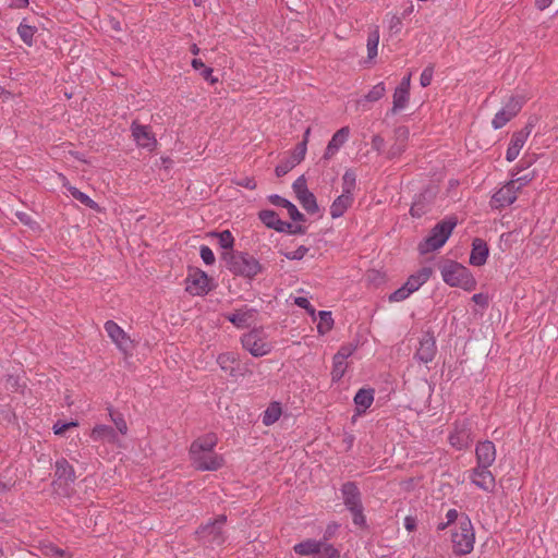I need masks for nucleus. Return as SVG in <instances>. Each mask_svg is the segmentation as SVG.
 Segmentation results:
<instances>
[{
	"mask_svg": "<svg viewBox=\"0 0 558 558\" xmlns=\"http://www.w3.org/2000/svg\"><path fill=\"white\" fill-rule=\"evenodd\" d=\"M217 445V437L215 434H207L194 440L190 448V456L192 461H202L203 453H215L213 450Z\"/></svg>",
	"mask_w": 558,
	"mask_h": 558,
	"instance_id": "nucleus-13",
	"label": "nucleus"
},
{
	"mask_svg": "<svg viewBox=\"0 0 558 558\" xmlns=\"http://www.w3.org/2000/svg\"><path fill=\"white\" fill-rule=\"evenodd\" d=\"M489 466L477 465L471 475V481L478 488L490 492L495 487V477L488 470Z\"/></svg>",
	"mask_w": 558,
	"mask_h": 558,
	"instance_id": "nucleus-17",
	"label": "nucleus"
},
{
	"mask_svg": "<svg viewBox=\"0 0 558 558\" xmlns=\"http://www.w3.org/2000/svg\"><path fill=\"white\" fill-rule=\"evenodd\" d=\"M281 415H282L281 404L277 401H272L269 403L267 409L264 411V413L262 415V422L265 426H271L280 418Z\"/></svg>",
	"mask_w": 558,
	"mask_h": 558,
	"instance_id": "nucleus-30",
	"label": "nucleus"
},
{
	"mask_svg": "<svg viewBox=\"0 0 558 558\" xmlns=\"http://www.w3.org/2000/svg\"><path fill=\"white\" fill-rule=\"evenodd\" d=\"M356 350V345L348 343L342 345L339 351L335 354L338 360H348Z\"/></svg>",
	"mask_w": 558,
	"mask_h": 558,
	"instance_id": "nucleus-44",
	"label": "nucleus"
},
{
	"mask_svg": "<svg viewBox=\"0 0 558 558\" xmlns=\"http://www.w3.org/2000/svg\"><path fill=\"white\" fill-rule=\"evenodd\" d=\"M59 181L61 182V184L66 187L69 190V186H72L69 182V180L66 179L65 175H63L62 173H58L57 174Z\"/></svg>",
	"mask_w": 558,
	"mask_h": 558,
	"instance_id": "nucleus-63",
	"label": "nucleus"
},
{
	"mask_svg": "<svg viewBox=\"0 0 558 558\" xmlns=\"http://www.w3.org/2000/svg\"><path fill=\"white\" fill-rule=\"evenodd\" d=\"M202 461H192L197 470L216 471L223 465V458L217 453H203Z\"/></svg>",
	"mask_w": 558,
	"mask_h": 558,
	"instance_id": "nucleus-24",
	"label": "nucleus"
},
{
	"mask_svg": "<svg viewBox=\"0 0 558 558\" xmlns=\"http://www.w3.org/2000/svg\"><path fill=\"white\" fill-rule=\"evenodd\" d=\"M192 66L195 70H203L205 68L204 62L201 59H193L192 60Z\"/></svg>",
	"mask_w": 558,
	"mask_h": 558,
	"instance_id": "nucleus-62",
	"label": "nucleus"
},
{
	"mask_svg": "<svg viewBox=\"0 0 558 558\" xmlns=\"http://www.w3.org/2000/svg\"><path fill=\"white\" fill-rule=\"evenodd\" d=\"M69 193L85 206L93 209L97 207L96 202H94L87 194L77 190L75 186H69Z\"/></svg>",
	"mask_w": 558,
	"mask_h": 558,
	"instance_id": "nucleus-42",
	"label": "nucleus"
},
{
	"mask_svg": "<svg viewBox=\"0 0 558 558\" xmlns=\"http://www.w3.org/2000/svg\"><path fill=\"white\" fill-rule=\"evenodd\" d=\"M410 136V131L407 126H399L395 131V144L389 149V156L396 157L401 155L407 146V142Z\"/></svg>",
	"mask_w": 558,
	"mask_h": 558,
	"instance_id": "nucleus-26",
	"label": "nucleus"
},
{
	"mask_svg": "<svg viewBox=\"0 0 558 558\" xmlns=\"http://www.w3.org/2000/svg\"><path fill=\"white\" fill-rule=\"evenodd\" d=\"M294 551L301 556L314 555L316 558H338L339 554L333 546L325 542L306 539L293 547Z\"/></svg>",
	"mask_w": 558,
	"mask_h": 558,
	"instance_id": "nucleus-6",
	"label": "nucleus"
},
{
	"mask_svg": "<svg viewBox=\"0 0 558 558\" xmlns=\"http://www.w3.org/2000/svg\"><path fill=\"white\" fill-rule=\"evenodd\" d=\"M209 281L206 272L192 269L185 279V290L191 295H204L210 290Z\"/></svg>",
	"mask_w": 558,
	"mask_h": 558,
	"instance_id": "nucleus-9",
	"label": "nucleus"
},
{
	"mask_svg": "<svg viewBox=\"0 0 558 558\" xmlns=\"http://www.w3.org/2000/svg\"><path fill=\"white\" fill-rule=\"evenodd\" d=\"M410 92L396 88L392 96V111H400L404 109L409 102Z\"/></svg>",
	"mask_w": 558,
	"mask_h": 558,
	"instance_id": "nucleus-35",
	"label": "nucleus"
},
{
	"mask_svg": "<svg viewBox=\"0 0 558 558\" xmlns=\"http://www.w3.org/2000/svg\"><path fill=\"white\" fill-rule=\"evenodd\" d=\"M292 187L296 197L308 192V189L306 186V180L303 175L299 177L294 181Z\"/></svg>",
	"mask_w": 558,
	"mask_h": 558,
	"instance_id": "nucleus-47",
	"label": "nucleus"
},
{
	"mask_svg": "<svg viewBox=\"0 0 558 558\" xmlns=\"http://www.w3.org/2000/svg\"><path fill=\"white\" fill-rule=\"evenodd\" d=\"M460 517L461 515H459L456 509H450L446 514L447 523H454L456 525L459 522Z\"/></svg>",
	"mask_w": 558,
	"mask_h": 558,
	"instance_id": "nucleus-57",
	"label": "nucleus"
},
{
	"mask_svg": "<svg viewBox=\"0 0 558 558\" xmlns=\"http://www.w3.org/2000/svg\"><path fill=\"white\" fill-rule=\"evenodd\" d=\"M451 543L454 554L466 555L473 550L475 533L468 515L461 514L459 522L451 531Z\"/></svg>",
	"mask_w": 558,
	"mask_h": 558,
	"instance_id": "nucleus-2",
	"label": "nucleus"
},
{
	"mask_svg": "<svg viewBox=\"0 0 558 558\" xmlns=\"http://www.w3.org/2000/svg\"><path fill=\"white\" fill-rule=\"evenodd\" d=\"M432 268L424 267L417 272L411 275L407 282L389 295L390 302H401L417 291L432 276Z\"/></svg>",
	"mask_w": 558,
	"mask_h": 558,
	"instance_id": "nucleus-5",
	"label": "nucleus"
},
{
	"mask_svg": "<svg viewBox=\"0 0 558 558\" xmlns=\"http://www.w3.org/2000/svg\"><path fill=\"white\" fill-rule=\"evenodd\" d=\"M533 179H534V172H527L521 177L512 179L511 181H517L515 185L518 186V191H520L524 185H526Z\"/></svg>",
	"mask_w": 558,
	"mask_h": 558,
	"instance_id": "nucleus-53",
	"label": "nucleus"
},
{
	"mask_svg": "<svg viewBox=\"0 0 558 558\" xmlns=\"http://www.w3.org/2000/svg\"><path fill=\"white\" fill-rule=\"evenodd\" d=\"M318 318H319V322L317 325V331L319 335H326L333 327V318H332L331 312L320 311V312H318Z\"/></svg>",
	"mask_w": 558,
	"mask_h": 558,
	"instance_id": "nucleus-36",
	"label": "nucleus"
},
{
	"mask_svg": "<svg viewBox=\"0 0 558 558\" xmlns=\"http://www.w3.org/2000/svg\"><path fill=\"white\" fill-rule=\"evenodd\" d=\"M132 135L134 141L140 147L153 149L156 145V138L149 128L133 123L132 124Z\"/></svg>",
	"mask_w": 558,
	"mask_h": 558,
	"instance_id": "nucleus-20",
	"label": "nucleus"
},
{
	"mask_svg": "<svg viewBox=\"0 0 558 558\" xmlns=\"http://www.w3.org/2000/svg\"><path fill=\"white\" fill-rule=\"evenodd\" d=\"M226 318L236 328H247L256 323L257 311L255 308L243 306L226 315Z\"/></svg>",
	"mask_w": 558,
	"mask_h": 558,
	"instance_id": "nucleus-14",
	"label": "nucleus"
},
{
	"mask_svg": "<svg viewBox=\"0 0 558 558\" xmlns=\"http://www.w3.org/2000/svg\"><path fill=\"white\" fill-rule=\"evenodd\" d=\"M77 425H78V423L75 421H72L69 423L57 422L53 425L52 429L56 435H62L70 427H76Z\"/></svg>",
	"mask_w": 558,
	"mask_h": 558,
	"instance_id": "nucleus-52",
	"label": "nucleus"
},
{
	"mask_svg": "<svg viewBox=\"0 0 558 558\" xmlns=\"http://www.w3.org/2000/svg\"><path fill=\"white\" fill-rule=\"evenodd\" d=\"M307 252L308 247L301 245L294 251L283 253V255L290 260H300L307 254Z\"/></svg>",
	"mask_w": 558,
	"mask_h": 558,
	"instance_id": "nucleus-45",
	"label": "nucleus"
},
{
	"mask_svg": "<svg viewBox=\"0 0 558 558\" xmlns=\"http://www.w3.org/2000/svg\"><path fill=\"white\" fill-rule=\"evenodd\" d=\"M374 401V392L371 389H360L355 397L354 403L359 411H365Z\"/></svg>",
	"mask_w": 558,
	"mask_h": 558,
	"instance_id": "nucleus-34",
	"label": "nucleus"
},
{
	"mask_svg": "<svg viewBox=\"0 0 558 558\" xmlns=\"http://www.w3.org/2000/svg\"><path fill=\"white\" fill-rule=\"evenodd\" d=\"M488 257V247L481 239H475L472 243V252L470 255V264L473 266H482Z\"/></svg>",
	"mask_w": 558,
	"mask_h": 558,
	"instance_id": "nucleus-25",
	"label": "nucleus"
},
{
	"mask_svg": "<svg viewBox=\"0 0 558 558\" xmlns=\"http://www.w3.org/2000/svg\"><path fill=\"white\" fill-rule=\"evenodd\" d=\"M217 362L220 366V368L227 373H229L230 376L236 375V369L234 367V364L238 362V355L232 352H226L221 353Z\"/></svg>",
	"mask_w": 558,
	"mask_h": 558,
	"instance_id": "nucleus-33",
	"label": "nucleus"
},
{
	"mask_svg": "<svg viewBox=\"0 0 558 558\" xmlns=\"http://www.w3.org/2000/svg\"><path fill=\"white\" fill-rule=\"evenodd\" d=\"M105 330L119 350L123 353L132 351L134 347L133 341L118 324L112 320H108L105 324Z\"/></svg>",
	"mask_w": 558,
	"mask_h": 558,
	"instance_id": "nucleus-12",
	"label": "nucleus"
},
{
	"mask_svg": "<svg viewBox=\"0 0 558 558\" xmlns=\"http://www.w3.org/2000/svg\"><path fill=\"white\" fill-rule=\"evenodd\" d=\"M201 257L206 265H213L215 263V254L210 247L203 245L201 246Z\"/></svg>",
	"mask_w": 558,
	"mask_h": 558,
	"instance_id": "nucleus-50",
	"label": "nucleus"
},
{
	"mask_svg": "<svg viewBox=\"0 0 558 558\" xmlns=\"http://www.w3.org/2000/svg\"><path fill=\"white\" fill-rule=\"evenodd\" d=\"M356 187V175L353 171L347 170L342 175V193L345 195H352Z\"/></svg>",
	"mask_w": 558,
	"mask_h": 558,
	"instance_id": "nucleus-38",
	"label": "nucleus"
},
{
	"mask_svg": "<svg viewBox=\"0 0 558 558\" xmlns=\"http://www.w3.org/2000/svg\"><path fill=\"white\" fill-rule=\"evenodd\" d=\"M202 76L208 81L210 84H215L217 83V78L213 75V69L211 68H208V66H205L202 72H201Z\"/></svg>",
	"mask_w": 558,
	"mask_h": 558,
	"instance_id": "nucleus-56",
	"label": "nucleus"
},
{
	"mask_svg": "<svg viewBox=\"0 0 558 558\" xmlns=\"http://www.w3.org/2000/svg\"><path fill=\"white\" fill-rule=\"evenodd\" d=\"M410 85H411V74L404 76L402 78L400 85L397 88L410 92Z\"/></svg>",
	"mask_w": 558,
	"mask_h": 558,
	"instance_id": "nucleus-59",
	"label": "nucleus"
},
{
	"mask_svg": "<svg viewBox=\"0 0 558 558\" xmlns=\"http://www.w3.org/2000/svg\"><path fill=\"white\" fill-rule=\"evenodd\" d=\"M241 343L255 357L269 354L274 348L267 333L262 328H255L244 333L241 337Z\"/></svg>",
	"mask_w": 558,
	"mask_h": 558,
	"instance_id": "nucleus-4",
	"label": "nucleus"
},
{
	"mask_svg": "<svg viewBox=\"0 0 558 558\" xmlns=\"http://www.w3.org/2000/svg\"><path fill=\"white\" fill-rule=\"evenodd\" d=\"M270 202L279 207L286 208L288 211V215L293 221H303L304 216L299 211L296 206L292 204L290 201L279 196V195H271L269 197Z\"/></svg>",
	"mask_w": 558,
	"mask_h": 558,
	"instance_id": "nucleus-29",
	"label": "nucleus"
},
{
	"mask_svg": "<svg viewBox=\"0 0 558 558\" xmlns=\"http://www.w3.org/2000/svg\"><path fill=\"white\" fill-rule=\"evenodd\" d=\"M296 198L307 213L316 214L318 211L316 197L312 192L308 191L307 193L302 194Z\"/></svg>",
	"mask_w": 558,
	"mask_h": 558,
	"instance_id": "nucleus-37",
	"label": "nucleus"
},
{
	"mask_svg": "<svg viewBox=\"0 0 558 558\" xmlns=\"http://www.w3.org/2000/svg\"><path fill=\"white\" fill-rule=\"evenodd\" d=\"M379 44V31L378 28H374L367 37V56L372 60L377 56V48Z\"/></svg>",
	"mask_w": 558,
	"mask_h": 558,
	"instance_id": "nucleus-40",
	"label": "nucleus"
},
{
	"mask_svg": "<svg viewBox=\"0 0 558 558\" xmlns=\"http://www.w3.org/2000/svg\"><path fill=\"white\" fill-rule=\"evenodd\" d=\"M433 75H434V66L433 65H428L426 66L422 74H421V77H420V84L422 87H427L428 85H430L432 83V80H433Z\"/></svg>",
	"mask_w": 558,
	"mask_h": 558,
	"instance_id": "nucleus-48",
	"label": "nucleus"
},
{
	"mask_svg": "<svg viewBox=\"0 0 558 558\" xmlns=\"http://www.w3.org/2000/svg\"><path fill=\"white\" fill-rule=\"evenodd\" d=\"M348 368V362L345 360H338L337 356H333V365L331 371V377L332 380L338 381L340 380L343 375L345 374V371Z\"/></svg>",
	"mask_w": 558,
	"mask_h": 558,
	"instance_id": "nucleus-41",
	"label": "nucleus"
},
{
	"mask_svg": "<svg viewBox=\"0 0 558 558\" xmlns=\"http://www.w3.org/2000/svg\"><path fill=\"white\" fill-rule=\"evenodd\" d=\"M353 203L352 195L341 194L339 195L330 206V216L336 219L343 216V214L351 207Z\"/></svg>",
	"mask_w": 558,
	"mask_h": 558,
	"instance_id": "nucleus-28",
	"label": "nucleus"
},
{
	"mask_svg": "<svg viewBox=\"0 0 558 558\" xmlns=\"http://www.w3.org/2000/svg\"><path fill=\"white\" fill-rule=\"evenodd\" d=\"M522 99L511 97L506 105L495 114L492 124L495 130L505 126L513 117L518 114L522 107Z\"/></svg>",
	"mask_w": 558,
	"mask_h": 558,
	"instance_id": "nucleus-11",
	"label": "nucleus"
},
{
	"mask_svg": "<svg viewBox=\"0 0 558 558\" xmlns=\"http://www.w3.org/2000/svg\"><path fill=\"white\" fill-rule=\"evenodd\" d=\"M442 280L450 287H458L465 291H473L476 288V280L471 271L457 262H446L440 266Z\"/></svg>",
	"mask_w": 558,
	"mask_h": 558,
	"instance_id": "nucleus-1",
	"label": "nucleus"
},
{
	"mask_svg": "<svg viewBox=\"0 0 558 558\" xmlns=\"http://www.w3.org/2000/svg\"><path fill=\"white\" fill-rule=\"evenodd\" d=\"M435 354V338L430 333H425L420 340V345L415 352V359L422 363H429L434 360Z\"/></svg>",
	"mask_w": 558,
	"mask_h": 558,
	"instance_id": "nucleus-16",
	"label": "nucleus"
},
{
	"mask_svg": "<svg viewBox=\"0 0 558 558\" xmlns=\"http://www.w3.org/2000/svg\"><path fill=\"white\" fill-rule=\"evenodd\" d=\"M310 135H311V128H307L303 134V140L300 144H304L305 146V153L307 151V143H308V140H310Z\"/></svg>",
	"mask_w": 558,
	"mask_h": 558,
	"instance_id": "nucleus-61",
	"label": "nucleus"
},
{
	"mask_svg": "<svg viewBox=\"0 0 558 558\" xmlns=\"http://www.w3.org/2000/svg\"><path fill=\"white\" fill-rule=\"evenodd\" d=\"M529 135H530V131H527L526 129L515 132L512 135L511 141L508 146V149H507V153H506V159L508 161H513L519 156Z\"/></svg>",
	"mask_w": 558,
	"mask_h": 558,
	"instance_id": "nucleus-22",
	"label": "nucleus"
},
{
	"mask_svg": "<svg viewBox=\"0 0 558 558\" xmlns=\"http://www.w3.org/2000/svg\"><path fill=\"white\" fill-rule=\"evenodd\" d=\"M259 219L266 227L279 232L288 231L291 228V225L282 221L274 210H262Z\"/></svg>",
	"mask_w": 558,
	"mask_h": 558,
	"instance_id": "nucleus-23",
	"label": "nucleus"
},
{
	"mask_svg": "<svg viewBox=\"0 0 558 558\" xmlns=\"http://www.w3.org/2000/svg\"><path fill=\"white\" fill-rule=\"evenodd\" d=\"M56 476L58 480L74 482L75 472L73 466L65 459H60L56 462Z\"/></svg>",
	"mask_w": 558,
	"mask_h": 558,
	"instance_id": "nucleus-32",
	"label": "nucleus"
},
{
	"mask_svg": "<svg viewBox=\"0 0 558 558\" xmlns=\"http://www.w3.org/2000/svg\"><path fill=\"white\" fill-rule=\"evenodd\" d=\"M553 0H536L535 5L538 10L543 11L551 4Z\"/></svg>",
	"mask_w": 558,
	"mask_h": 558,
	"instance_id": "nucleus-60",
	"label": "nucleus"
},
{
	"mask_svg": "<svg viewBox=\"0 0 558 558\" xmlns=\"http://www.w3.org/2000/svg\"><path fill=\"white\" fill-rule=\"evenodd\" d=\"M386 94V86L384 83H378L365 95V97L357 101L359 105H362L363 101H377L381 99Z\"/></svg>",
	"mask_w": 558,
	"mask_h": 558,
	"instance_id": "nucleus-39",
	"label": "nucleus"
},
{
	"mask_svg": "<svg viewBox=\"0 0 558 558\" xmlns=\"http://www.w3.org/2000/svg\"><path fill=\"white\" fill-rule=\"evenodd\" d=\"M416 526V521L413 517H405L404 519V527L409 531V532H412Z\"/></svg>",
	"mask_w": 558,
	"mask_h": 558,
	"instance_id": "nucleus-58",
	"label": "nucleus"
},
{
	"mask_svg": "<svg viewBox=\"0 0 558 558\" xmlns=\"http://www.w3.org/2000/svg\"><path fill=\"white\" fill-rule=\"evenodd\" d=\"M350 136V129L349 126H343L340 130H338L329 141L325 153H324V159L329 160L331 159L339 149L347 143Z\"/></svg>",
	"mask_w": 558,
	"mask_h": 558,
	"instance_id": "nucleus-19",
	"label": "nucleus"
},
{
	"mask_svg": "<svg viewBox=\"0 0 558 558\" xmlns=\"http://www.w3.org/2000/svg\"><path fill=\"white\" fill-rule=\"evenodd\" d=\"M456 225L457 221L453 218H449L437 223L432 229L429 235L418 244L420 253L427 254L440 248L451 235Z\"/></svg>",
	"mask_w": 558,
	"mask_h": 558,
	"instance_id": "nucleus-3",
	"label": "nucleus"
},
{
	"mask_svg": "<svg viewBox=\"0 0 558 558\" xmlns=\"http://www.w3.org/2000/svg\"><path fill=\"white\" fill-rule=\"evenodd\" d=\"M35 32H36L35 27L27 25V24L22 23L17 27V33H19L20 37L27 45H32Z\"/></svg>",
	"mask_w": 558,
	"mask_h": 558,
	"instance_id": "nucleus-43",
	"label": "nucleus"
},
{
	"mask_svg": "<svg viewBox=\"0 0 558 558\" xmlns=\"http://www.w3.org/2000/svg\"><path fill=\"white\" fill-rule=\"evenodd\" d=\"M229 269L235 275L252 278L260 272L262 267L254 257L247 254L236 253L230 257Z\"/></svg>",
	"mask_w": 558,
	"mask_h": 558,
	"instance_id": "nucleus-7",
	"label": "nucleus"
},
{
	"mask_svg": "<svg viewBox=\"0 0 558 558\" xmlns=\"http://www.w3.org/2000/svg\"><path fill=\"white\" fill-rule=\"evenodd\" d=\"M16 216H17V218H19L22 222H24V223H26V225H28V223L31 222V218H29V216H28L27 214H25V213H16Z\"/></svg>",
	"mask_w": 558,
	"mask_h": 558,
	"instance_id": "nucleus-64",
	"label": "nucleus"
},
{
	"mask_svg": "<svg viewBox=\"0 0 558 558\" xmlns=\"http://www.w3.org/2000/svg\"><path fill=\"white\" fill-rule=\"evenodd\" d=\"M475 453L477 465L490 466L496 459L495 445L489 440L482 441L476 446Z\"/></svg>",
	"mask_w": 558,
	"mask_h": 558,
	"instance_id": "nucleus-21",
	"label": "nucleus"
},
{
	"mask_svg": "<svg viewBox=\"0 0 558 558\" xmlns=\"http://www.w3.org/2000/svg\"><path fill=\"white\" fill-rule=\"evenodd\" d=\"M342 496L344 505L348 509L361 507L360 492L359 488L353 483H345L342 486Z\"/></svg>",
	"mask_w": 558,
	"mask_h": 558,
	"instance_id": "nucleus-27",
	"label": "nucleus"
},
{
	"mask_svg": "<svg viewBox=\"0 0 558 558\" xmlns=\"http://www.w3.org/2000/svg\"><path fill=\"white\" fill-rule=\"evenodd\" d=\"M472 301L483 307L488 305V296L483 293H476L472 296Z\"/></svg>",
	"mask_w": 558,
	"mask_h": 558,
	"instance_id": "nucleus-55",
	"label": "nucleus"
},
{
	"mask_svg": "<svg viewBox=\"0 0 558 558\" xmlns=\"http://www.w3.org/2000/svg\"><path fill=\"white\" fill-rule=\"evenodd\" d=\"M353 517V522L355 525L363 526L365 524V517L363 514V507L349 509Z\"/></svg>",
	"mask_w": 558,
	"mask_h": 558,
	"instance_id": "nucleus-51",
	"label": "nucleus"
},
{
	"mask_svg": "<svg viewBox=\"0 0 558 558\" xmlns=\"http://www.w3.org/2000/svg\"><path fill=\"white\" fill-rule=\"evenodd\" d=\"M304 144H298L290 157L276 167L277 177H283L305 158Z\"/></svg>",
	"mask_w": 558,
	"mask_h": 558,
	"instance_id": "nucleus-18",
	"label": "nucleus"
},
{
	"mask_svg": "<svg viewBox=\"0 0 558 558\" xmlns=\"http://www.w3.org/2000/svg\"><path fill=\"white\" fill-rule=\"evenodd\" d=\"M112 421L117 427V429L122 434V435H125L126 432H128V425H126V422L124 421L123 417L121 416H118V417H113L112 416Z\"/></svg>",
	"mask_w": 558,
	"mask_h": 558,
	"instance_id": "nucleus-54",
	"label": "nucleus"
},
{
	"mask_svg": "<svg viewBox=\"0 0 558 558\" xmlns=\"http://www.w3.org/2000/svg\"><path fill=\"white\" fill-rule=\"evenodd\" d=\"M294 303L299 307H302V308L306 310L307 313L315 318L316 312H315V308L310 303L308 299H306L304 296H298V298L294 299Z\"/></svg>",
	"mask_w": 558,
	"mask_h": 558,
	"instance_id": "nucleus-49",
	"label": "nucleus"
},
{
	"mask_svg": "<svg viewBox=\"0 0 558 558\" xmlns=\"http://www.w3.org/2000/svg\"><path fill=\"white\" fill-rule=\"evenodd\" d=\"M517 181H509L494 193L490 198V206L500 209L513 204L518 197Z\"/></svg>",
	"mask_w": 558,
	"mask_h": 558,
	"instance_id": "nucleus-10",
	"label": "nucleus"
},
{
	"mask_svg": "<svg viewBox=\"0 0 558 558\" xmlns=\"http://www.w3.org/2000/svg\"><path fill=\"white\" fill-rule=\"evenodd\" d=\"M219 244L223 248H231L233 246V235L229 230H225L218 234Z\"/></svg>",
	"mask_w": 558,
	"mask_h": 558,
	"instance_id": "nucleus-46",
	"label": "nucleus"
},
{
	"mask_svg": "<svg viewBox=\"0 0 558 558\" xmlns=\"http://www.w3.org/2000/svg\"><path fill=\"white\" fill-rule=\"evenodd\" d=\"M90 438L94 441L114 442L117 440L114 430L110 426H107V425L95 426L90 433Z\"/></svg>",
	"mask_w": 558,
	"mask_h": 558,
	"instance_id": "nucleus-31",
	"label": "nucleus"
},
{
	"mask_svg": "<svg viewBox=\"0 0 558 558\" xmlns=\"http://www.w3.org/2000/svg\"><path fill=\"white\" fill-rule=\"evenodd\" d=\"M226 522L225 515H219L214 522H209L199 529V539L210 547L220 546L225 543L226 537L222 533V526Z\"/></svg>",
	"mask_w": 558,
	"mask_h": 558,
	"instance_id": "nucleus-8",
	"label": "nucleus"
},
{
	"mask_svg": "<svg viewBox=\"0 0 558 558\" xmlns=\"http://www.w3.org/2000/svg\"><path fill=\"white\" fill-rule=\"evenodd\" d=\"M471 441L469 424L466 422L456 424L449 435L450 445L457 450H462L468 448Z\"/></svg>",
	"mask_w": 558,
	"mask_h": 558,
	"instance_id": "nucleus-15",
	"label": "nucleus"
}]
</instances>
